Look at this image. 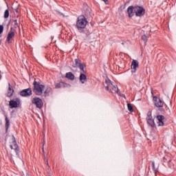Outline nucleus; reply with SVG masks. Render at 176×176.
I'll return each mask as SVG.
<instances>
[{"label":"nucleus","mask_w":176,"mask_h":176,"mask_svg":"<svg viewBox=\"0 0 176 176\" xmlns=\"http://www.w3.org/2000/svg\"><path fill=\"white\" fill-rule=\"evenodd\" d=\"M134 13L136 17H142L145 14V8L142 6H134Z\"/></svg>","instance_id":"4"},{"label":"nucleus","mask_w":176,"mask_h":176,"mask_svg":"<svg viewBox=\"0 0 176 176\" xmlns=\"http://www.w3.org/2000/svg\"><path fill=\"white\" fill-rule=\"evenodd\" d=\"M127 13L129 17H133L134 16V6H131L127 8Z\"/></svg>","instance_id":"16"},{"label":"nucleus","mask_w":176,"mask_h":176,"mask_svg":"<svg viewBox=\"0 0 176 176\" xmlns=\"http://www.w3.org/2000/svg\"><path fill=\"white\" fill-rule=\"evenodd\" d=\"M6 118V129L8 130L9 129V126H10V121L9 120V118H8V116L5 115Z\"/></svg>","instance_id":"20"},{"label":"nucleus","mask_w":176,"mask_h":176,"mask_svg":"<svg viewBox=\"0 0 176 176\" xmlns=\"http://www.w3.org/2000/svg\"><path fill=\"white\" fill-rule=\"evenodd\" d=\"M156 119L157 120V123L158 126H164V119H166V118H164V116L158 115L156 116Z\"/></svg>","instance_id":"12"},{"label":"nucleus","mask_w":176,"mask_h":176,"mask_svg":"<svg viewBox=\"0 0 176 176\" xmlns=\"http://www.w3.org/2000/svg\"><path fill=\"white\" fill-rule=\"evenodd\" d=\"M169 162H168V164L166 166H168L169 167V168H175V165L173 163V161L171 160H168Z\"/></svg>","instance_id":"21"},{"label":"nucleus","mask_w":176,"mask_h":176,"mask_svg":"<svg viewBox=\"0 0 176 176\" xmlns=\"http://www.w3.org/2000/svg\"><path fill=\"white\" fill-rule=\"evenodd\" d=\"M3 32V25H0V35Z\"/></svg>","instance_id":"26"},{"label":"nucleus","mask_w":176,"mask_h":176,"mask_svg":"<svg viewBox=\"0 0 176 176\" xmlns=\"http://www.w3.org/2000/svg\"><path fill=\"white\" fill-rule=\"evenodd\" d=\"M63 87H71V85L69 84H67L63 82H59L55 85L56 89H62Z\"/></svg>","instance_id":"15"},{"label":"nucleus","mask_w":176,"mask_h":176,"mask_svg":"<svg viewBox=\"0 0 176 176\" xmlns=\"http://www.w3.org/2000/svg\"><path fill=\"white\" fill-rule=\"evenodd\" d=\"M147 124L153 128H156V123H155V120L152 117V111H149L147 113L146 116Z\"/></svg>","instance_id":"5"},{"label":"nucleus","mask_w":176,"mask_h":176,"mask_svg":"<svg viewBox=\"0 0 176 176\" xmlns=\"http://www.w3.org/2000/svg\"><path fill=\"white\" fill-rule=\"evenodd\" d=\"M80 82L84 85V83H86V82L87 81V76H86V71H85V69L82 70H80Z\"/></svg>","instance_id":"9"},{"label":"nucleus","mask_w":176,"mask_h":176,"mask_svg":"<svg viewBox=\"0 0 176 176\" xmlns=\"http://www.w3.org/2000/svg\"><path fill=\"white\" fill-rule=\"evenodd\" d=\"M58 14H60V16H64V14L61 12H58Z\"/></svg>","instance_id":"31"},{"label":"nucleus","mask_w":176,"mask_h":176,"mask_svg":"<svg viewBox=\"0 0 176 176\" xmlns=\"http://www.w3.org/2000/svg\"><path fill=\"white\" fill-rule=\"evenodd\" d=\"M73 67L74 68H80V71L85 69V65H82V62L79 59L74 60V64Z\"/></svg>","instance_id":"11"},{"label":"nucleus","mask_w":176,"mask_h":176,"mask_svg":"<svg viewBox=\"0 0 176 176\" xmlns=\"http://www.w3.org/2000/svg\"><path fill=\"white\" fill-rule=\"evenodd\" d=\"M20 96L21 97H30L32 96V89L31 88H27L20 91Z\"/></svg>","instance_id":"8"},{"label":"nucleus","mask_w":176,"mask_h":176,"mask_svg":"<svg viewBox=\"0 0 176 176\" xmlns=\"http://www.w3.org/2000/svg\"><path fill=\"white\" fill-rule=\"evenodd\" d=\"M66 78L69 80H75V75L72 74V72H67L66 73Z\"/></svg>","instance_id":"19"},{"label":"nucleus","mask_w":176,"mask_h":176,"mask_svg":"<svg viewBox=\"0 0 176 176\" xmlns=\"http://www.w3.org/2000/svg\"><path fill=\"white\" fill-rule=\"evenodd\" d=\"M87 25V19H86V17L83 15H80L76 21V28L78 31V32H83V30L85 28H86V26Z\"/></svg>","instance_id":"1"},{"label":"nucleus","mask_w":176,"mask_h":176,"mask_svg":"<svg viewBox=\"0 0 176 176\" xmlns=\"http://www.w3.org/2000/svg\"><path fill=\"white\" fill-rule=\"evenodd\" d=\"M139 67V63H138V60H133L131 65V68L132 69V72L135 73L137 72V69Z\"/></svg>","instance_id":"13"},{"label":"nucleus","mask_w":176,"mask_h":176,"mask_svg":"<svg viewBox=\"0 0 176 176\" xmlns=\"http://www.w3.org/2000/svg\"><path fill=\"white\" fill-rule=\"evenodd\" d=\"M14 25H18L17 20H15V21H14Z\"/></svg>","instance_id":"29"},{"label":"nucleus","mask_w":176,"mask_h":176,"mask_svg":"<svg viewBox=\"0 0 176 176\" xmlns=\"http://www.w3.org/2000/svg\"><path fill=\"white\" fill-rule=\"evenodd\" d=\"M9 17V10H6L4 12V19H8Z\"/></svg>","instance_id":"25"},{"label":"nucleus","mask_w":176,"mask_h":176,"mask_svg":"<svg viewBox=\"0 0 176 176\" xmlns=\"http://www.w3.org/2000/svg\"><path fill=\"white\" fill-rule=\"evenodd\" d=\"M33 91L36 94V96H42L43 94V89H45V85H41V82H36V80H34Z\"/></svg>","instance_id":"3"},{"label":"nucleus","mask_w":176,"mask_h":176,"mask_svg":"<svg viewBox=\"0 0 176 176\" xmlns=\"http://www.w3.org/2000/svg\"><path fill=\"white\" fill-rule=\"evenodd\" d=\"M103 1V2H105V0H102Z\"/></svg>","instance_id":"35"},{"label":"nucleus","mask_w":176,"mask_h":176,"mask_svg":"<svg viewBox=\"0 0 176 176\" xmlns=\"http://www.w3.org/2000/svg\"><path fill=\"white\" fill-rule=\"evenodd\" d=\"M45 151V150L43 149V152H44Z\"/></svg>","instance_id":"34"},{"label":"nucleus","mask_w":176,"mask_h":176,"mask_svg":"<svg viewBox=\"0 0 176 176\" xmlns=\"http://www.w3.org/2000/svg\"><path fill=\"white\" fill-rule=\"evenodd\" d=\"M85 34H87V38H89V36L90 35V34H91L89 31H85Z\"/></svg>","instance_id":"27"},{"label":"nucleus","mask_w":176,"mask_h":176,"mask_svg":"<svg viewBox=\"0 0 176 176\" xmlns=\"http://www.w3.org/2000/svg\"><path fill=\"white\" fill-rule=\"evenodd\" d=\"M13 93H14V90L13 89V87L10 85V84H8V91L7 96L8 97H12L13 96Z\"/></svg>","instance_id":"17"},{"label":"nucleus","mask_w":176,"mask_h":176,"mask_svg":"<svg viewBox=\"0 0 176 176\" xmlns=\"http://www.w3.org/2000/svg\"><path fill=\"white\" fill-rule=\"evenodd\" d=\"M152 166H153V170H155V162H152Z\"/></svg>","instance_id":"28"},{"label":"nucleus","mask_w":176,"mask_h":176,"mask_svg":"<svg viewBox=\"0 0 176 176\" xmlns=\"http://www.w3.org/2000/svg\"><path fill=\"white\" fill-rule=\"evenodd\" d=\"M122 97H124V98H126V96H125V95H122Z\"/></svg>","instance_id":"32"},{"label":"nucleus","mask_w":176,"mask_h":176,"mask_svg":"<svg viewBox=\"0 0 176 176\" xmlns=\"http://www.w3.org/2000/svg\"><path fill=\"white\" fill-rule=\"evenodd\" d=\"M142 39L144 41V44L146 45V42H148V37L146 36V35L144 34L143 36H142Z\"/></svg>","instance_id":"23"},{"label":"nucleus","mask_w":176,"mask_h":176,"mask_svg":"<svg viewBox=\"0 0 176 176\" xmlns=\"http://www.w3.org/2000/svg\"><path fill=\"white\" fill-rule=\"evenodd\" d=\"M104 3H105V5H108V0H105Z\"/></svg>","instance_id":"30"},{"label":"nucleus","mask_w":176,"mask_h":176,"mask_svg":"<svg viewBox=\"0 0 176 176\" xmlns=\"http://www.w3.org/2000/svg\"><path fill=\"white\" fill-rule=\"evenodd\" d=\"M153 100L154 102V105H155L157 108H163L164 103L163 101H162L161 98H158L157 96H153Z\"/></svg>","instance_id":"10"},{"label":"nucleus","mask_w":176,"mask_h":176,"mask_svg":"<svg viewBox=\"0 0 176 176\" xmlns=\"http://www.w3.org/2000/svg\"><path fill=\"white\" fill-rule=\"evenodd\" d=\"M32 102L36 105V108H38V109H41L43 107V102L42 99L39 98H34Z\"/></svg>","instance_id":"7"},{"label":"nucleus","mask_w":176,"mask_h":176,"mask_svg":"<svg viewBox=\"0 0 176 176\" xmlns=\"http://www.w3.org/2000/svg\"><path fill=\"white\" fill-rule=\"evenodd\" d=\"M171 160L168 159V157H164V166H167L168 164L169 161Z\"/></svg>","instance_id":"22"},{"label":"nucleus","mask_w":176,"mask_h":176,"mask_svg":"<svg viewBox=\"0 0 176 176\" xmlns=\"http://www.w3.org/2000/svg\"><path fill=\"white\" fill-rule=\"evenodd\" d=\"M10 149H14L15 151L16 155L19 156V152H20V148L19 145H17V142L16 141V138L12 135V144L10 146Z\"/></svg>","instance_id":"6"},{"label":"nucleus","mask_w":176,"mask_h":176,"mask_svg":"<svg viewBox=\"0 0 176 176\" xmlns=\"http://www.w3.org/2000/svg\"><path fill=\"white\" fill-rule=\"evenodd\" d=\"M13 38H14V32H10L6 38V43H8V45L12 43Z\"/></svg>","instance_id":"14"},{"label":"nucleus","mask_w":176,"mask_h":176,"mask_svg":"<svg viewBox=\"0 0 176 176\" xmlns=\"http://www.w3.org/2000/svg\"><path fill=\"white\" fill-rule=\"evenodd\" d=\"M9 105L11 109H12V108H17V107H19V104H17V101L16 100H10Z\"/></svg>","instance_id":"18"},{"label":"nucleus","mask_w":176,"mask_h":176,"mask_svg":"<svg viewBox=\"0 0 176 176\" xmlns=\"http://www.w3.org/2000/svg\"><path fill=\"white\" fill-rule=\"evenodd\" d=\"M151 94L153 96V92H151Z\"/></svg>","instance_id":"33"},{"label":"nucleus","mask_w":176,"mask_h":176,"mask_svg":"<svg viewBox=\"0 0 176 176\" xmlns=\"http://www.w3.org/2000/svg\"><path fill=\"white\" fill-rule=\"evenodd\" d=\"M104 87L107 91H111L114 94L119 93L118 85L112 83L109 78L106 79L105 82L104 83Z\"/></svg>","instance_id":"2"},{"label":"nucleus","mask_w":176,"mask_h":176,"mask_svg":"<svg viewBox=\"0 0 176 176\" xmlns=\"http://www.w3.org/2000/svg\"><path fill=\"white\" fill-rule=\"evenodd\" d=\"M127 107H128V111H129V112H134V109H133V106H131V104L128 103Z\"/></svg>","instance_id":"24"}]
</instances>
